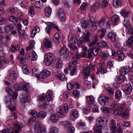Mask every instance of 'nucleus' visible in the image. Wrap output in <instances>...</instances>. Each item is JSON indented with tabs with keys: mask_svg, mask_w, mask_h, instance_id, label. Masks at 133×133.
I'll use <instances>...</instances> for the list:
<instances>
[{
	"mask_svg": "<svg viewBox=\"0 0 133 133\" xmlns=\"http://www.w3.org/2000/svg\"><path fill=\"white\" fill-rule=\"evenodd\" d=\"M124 107L123 104L120 105V106L116 102L113 101L110 104L109 108L112 110H113V114L114 115H120L121 114L122 110Z\"/></svg>",
	"mask_w": 133,
	"mask_h": 133,
	"instance_id": "f257e3e1",
	"label": "nucleus"
},
{
	"mask_svg": "<svg viewBox=\"0 0 133 133\" xmlns=\"http://www.w3.org/2000/svg\"><path fill=\"white\" fill-rule=\"evenodd\" d=\"M52 92L50 90L48 91L46 96L44 93L42 94L41 97L39 98V99L44 101V108H46L49 104V102L52 100Z\"/></svg>",
	"mask_w": 133,
	"mask_h": 133,
	"instance_id": "f03ea898",
	"label": "nucleus"
},
{
	"mask_svg": "<svg viewBox=\"0 0 133 133\" xmlns=\"http://www.w3.org/2000/svg\"><path fill=\"white\" fill-rule=\"evenodd\" d=\"M62 124L64 129L66 131H69V133H74L75 131L74 128L71 126V124L68 121H65L61 122Z\"/></svg>",
	"mask_w": 133,
	"mask_h": 133,
	"instance_id": "7ed1b4c3",
	"label": "nucleus"
},
{
	"mask_svg": "<svg viewBox=\"0 0 133 133\" xmlns=\"http://www.w3.org/2000/svg\"><path fill=\"white\" fill-rule=\"evenodd\" d=\"M14 128L13 131L11 132V130H9L8 132L7 130H3L0 132V133H18L21 131V127L18 123L14 124Z\"/></svg>",
	"mask_w": 133,
	"mask_h": 133,
	"instance_id": "20e7f679",
	"label": "nucleus"
},
{
	"mask_svg": "<svg viewBox=\"0 0 133 133\" xmlns=\"http://www.w3.org/2000/svg\"><path fill=\"white\" fill-rule=\"evenodd\" d=\"M54 59V56L51 53L48 52L45 56L44 63L47 65H49L51 64Z\"/></svg>",
	"mask_w": 133,
	"mask_h": 133,
	"instance_id": "39448f33",
	"label": "nucleus"
},
{
	"mask_svg": "<svg viewBox=\"0 0 133 133\" xmlns=\"http://www.w3.org/2000/svg\"><path fill=\"white\" fill-rule=\"evenodd\" d=\"M96 122L97 125V128L99 127L101 128H103L108 123V121L103 118L98 117L96 119Z\"/></svg>",
	"mask_w": 133,
	"mask_h": 133,
	"instance_id": "423d86ee",
	"label": "nucleus"
},
{
	"mask_svg": "<svg viewBox=\"0 0 133 133\" xmlns=\"http://www.w3.org/2000/svg\"><path fill=\"white\" fill-rule=\"evenodd\" d=\"M45 23L48 25L45 29L46 31L48 34H50V31L52 30L51 27L54 28L58 31H59L60 29L56 25L54 24L52 22H45Z\"/></svg>",
	"mask_w": 133,
	"mask_h": 133,
	"instance_id": "0eeeda50",
	"label": "nucleus"
},
{
	"mask_svg": "<svg viewBox=\"0 0 133 133\" xmlns=\"http://www.w3.org/2000/svg\"><path fill=\"white\" fill-rule=\"evenodd\" d=\"M111 98V96L109 95L107 96H100L98 98V99L99 100L100 103L103 105H105L108 101L110 100Z\"/></svg>",
	"mask_w": 133,
	"mask_h": 133,
	"instance_id": "6e6552de",
	"label": "nucleus"
},
{
	"mask_svg": "<svg viewBox=\"0 0 133 133\" xmlns=\"http://www.w3.org/2000/svg\"><path fill=\"white\" fill-rule=\"evenodd\" d=\"M93 68V66L90 64L87 68H83V74L85 78L89 76L90 74V71L92 70Z\"/></svg>",
	"mask_w": 133,
	"mask_h": 133,
	"instance_id": "1a4fd4ad",
	"label": "nucleus"
},
{
	"mask_svg": "<svg viewBox=\"0 0 133 133\" xmlns=\"http://www.w3.org/2000/svg\"><path fill=\"white\" fill-rule=\"evenodd\" d=\"M6 90L7 92L12 96L13 99H16L17 98L18 96L17 94L15 91L13 92L12 89L9 86L6 87Z\"/></svg>",
	"mask_w": 133,
	"mask_h": 133,
	"instance_id": "9d476101",
	"label": "nucleus"
},
{
	"mask_svg": "<svg viewBox=\"0 0 133 133\" xmlns=\"http://www.w3.org/2000/svg\"><path fill=\"white\" fill-rule=\"evenodd\" d=\"M50 74L51 72L50 71L46 70H43L39 75V77L38 78V79L42 81L44 78L49 75Z\"/></svg>",
	"mask_w": 133,
	"mask_h": 133,
	"instance_id": "9b49d317",
	"label": "nucleus"
},
{
	"mask_svg": "<svg viewBox=\"0 0 133 133\" xmlns=\"http://www.w3.org/2000/svg\"><path fill=\"white\" fill-rule=\"evenodd\" d=\"M59 55L63 56L65 58H66L69 55V53L67 51V49L65 46L62 47L58 52Z\"/></svg>",
	"mask_w": 133,
	"mask_h": 133,
	"instance_id": "f8f14e48",
	"label": "nucleus"
},
{
	"mask_svg": "<svg viewBox=\"0 0 133 133\" xmlns=\"http://www.w3.org/2000/svg\"><path fill=\"white\" fill-rule=\"evenodd\" d=\"M130 71V67L128 65L123 66L120 72V74L123 76L128 73Z\"/></svg>",
	"mask_w": 133,
	"mask_h": 133,
	"instance_id": "ddd939ff",
	"label": "nucleus"
},
{
	"mask_svg": "<svg viewBox=\"0 0 133 133\" xmlns=\"http://www.w3.org/2000/svg\"><path fill=\"white\" fill-rule=\"evenodd\" d=\"M17 75L14 71H10L8 76V79L11 82H13L15 80Z\"/></svg>",
	"mask_w": 133,
	"mask_h": 133,
	"instance_id": "4468645a",
	"label": "nucleus"
},
{
	"mask_svg": "<svg viewBox=\"0 0 133 133\" xmlns=\"http://www.w3.org/2000/svg\"><path fill=\"white\" fill-rule=\"evenodd\" d=\"M79 116L77 111L76 109H73L70 113V116L72 120H75Z\"/></svg>",
	"mask_w": 133,
	"mask_h": 133,
	"instance_id": "2eb2a0df",
	"label": "nucleus"
},
{
	"mask_svg": "<svg viewBox=\"0 0 133 133\" xmlns=\"http://www.w3.org/2000/svg\"><path fill=\"white\" fill-rule=\"evenodd\" d=\"M100 4L98 2L94 3L91 6L90 10L91 12H95L100 6Z\"/></svg>",
	"mask_w": 133,
	"mask_h": 133,
	"instance_id": "dca6fc26",
	"label": "nucleus"
},
{
	"mask_svg": "<svg viewBox=\"0 0 133 133\" xmlns=\"http://www.w3.org/2000/svg\"><path fill=\"white\" fill-rule=\"evenodd\" d=\"M43 44L46 48H51L52 46L51 39L50 38H45L43 41Z\"/></svg>",
	"mask_w": 133,
	"mask_h": 133,
	"instance_id": "f3484780",
	"label": "nucleus"
},
{
	"mask_svg": "<svg viewBox=\"0 0 133 133\" xmlns=\"http://www.w3.org/2000/svg\"><path fill=\"white\" fill-rule=\"evenodd\" d=\"M108 38L112 41L116 42V38L117 37L116 34L114 32H111L108 34Z\"/></svg>",
	"mask_w": 133,
	"mask_h": 133,
	"instance_id": "a211bd4d",
	"label": "nucleus"
},
{
	"mask_svg": "<svg viewBox=\"0 0 133 133\" xmlns=\"http://www.w3.org/2000/svg\"><path fill=\"white\" fill-rule=\"evenodd\" d=\"M70 43L72 45L75 44L76 42V38L74 34H71L69 35L68 38Z\"/></svg>",
	"mask_w": 133,
	"mask_h": 133,
	"instance_id": "6ab92c4d",
	"label": "nucleus"
},
{
	"mask_svg": "<svg viewBox=\"0 0 133 133\" xmlns=\"http://www.w3.org/2000/svg\"><path fill=\"white\" fill-rule=\"evenodd\" d=\"M110 128L112 133H116L117 132L116 130L117 127L115 121L113 119H112L111 121Z\"/></svg>",
	"mask_w": 133,
	"mask_h": 133,
	"instance_id": "aec40b11",
	"label": "nucleus"
},
{
	"mask_svg": "<svg viewBox=\"0 0 133 133\" xmlns=\"http://www.w3.org/2000/svg\"><path fill=\"white\" fill-rule=\"evenodd\" d=\"M132 89V87L131 85L129 84H127L126 85V87L124 91L125 94H129L131 92Z\"/></svg>",
	"mask_w": 133,
	"mask_h": 133,
	"instance_id": "412c9836",
	"label": "nucleus"
},
{
	"mask_svg": "<svg viewBox=\"0 0 133 133\" xmlns=\"http://www.w3.org/2000/svg\"><path fill=\"white\" fill-rule=\"evenodd\" d=\"M58 14L60 20L62 21H64L65 16L63 10L62 9H59L58 12Z\"/></svg>",
	"mask_w": 133,
	"mask_h": 133,
	"instance_id": "4be33fe9",
	"label": "nucleus"
},
{
	"mask_svg": "<svg viewBox=\"0 0 133 133\" xmlns=\"http://www.w3.org/2000/svg\"><path fill=\"white\" fill-rule=\"evenodd\" d=\"M90 33L88 31L85 30L83 34L82 38L85 39L86 42L89 43L90 42L89 37Z\"/></svg>",
	"mask_w": 133,
	"mask_h": 133,
	"instance_id": "5701e85b",
	"label": "nucleus"
},
{
	"mask_svg": "<svg viewBox=\"0 0 133 133\" xmlns=\"http://www.w3.org/2000/svg\"><path fill=\"white\" fill-rule=\"evenodd\" d=\"M58 119V115L55 114H52L50 116V120L51 122L53 123L57 122Z\"/></svg>",
	"mask_w": 133,
	"mask_h": 133,
	"instance_id": "b1692460",
	"label": "nucleus"
},
{
	"mask_svg": "<svg viewBox=\"0 0 133 133\" xmlns=\"http://www.w3.org/2000/svg\"><path fill=\"white\" fill-rule=\"evenodd\" d=\"M35 128L38 133H46V129L44 127L42 126L35 127Z\"/></svg>",
	"mask_w": 133,
	"mask_h": 133,
	"instance_id": "393cba45",
	"label": "nucleus"
},
{
	"mask_svg": "<svg viewBox=\"0 0 133 133\" xmlns=\"http://www.w3.org/2000/svg\"><path fill=\"white\" fill-rule=\"evenodd\" d=\"M117 56L118 57V60L120 61H122L124 58V54L121 51H118L117 52Z\"/></svg>",
	"mask_w": 133,
	"mask_h": 133,
	"instance_id": "a878e982",
	"label": "nucleus"
},
{
	"mask_svg": "<svg viewBox=\"0 0 133 133\" xmlns=\"http://www.w3.org/2000/svg\"><path fill=\"white\" fill-rule=\"evenodd\" d=\"M81 26L84 29L87 27L89 24L88 21H87L84 19H81Z\"/></svg>",
	"mask_w": 133,
	"mask_h": 133,
	"instance_id": "bb28decb",
	"label": "nucleus"
},
{
	"mask_svg": "<svg viewBox=\"0 0 133 133\" xmlns=\"http://www.w3.org/2000/svg\"><path fill=\"white\" fill-rule=\"evenodd\" d=\"M44 11L45 16L47 17H49L51 14L52 11L51 8L48 6H46L44 8Z\"/></svg>",
	"mask_w": 133,
	"mask_h": 133,
	"instance_id": "cd10ccee",
	"label": "nucleus"
},
{
	"mask_svg": "<svg viewBox=\"0 0 133 133\" xmlns=\"http://www.w3.org/2000/svg\"><path fill=\"white\" fill-rule=\"evenodd\" d=\"M29 113L30 114L34 116V117H33L29 121V122H30L31 120L33 122L35 121L36 119V117L37 116L38 114L35 111L33 110H31L29 112Z\"/></svg>",
	"mask_w": 133,
	"mask_h": 133,
	"instance_id": "c85d7f7f",
	"label": "nucleus"
},
{
	"mask_svg": "<svg viewBox=\"0 0 133 133\" xmlns=\"http://www.w3.org/2000/svg\"><path fill=\"white\" fill-rule=\"evenodd\" d=\"M87 99L88 103L90 106H92L94 105V100L92 96H87Z\"/></svg>",
	"mask_w": 133,
	"mask_h": 133,
	"instance_id": "c756f323",
	"label": "nucleus"
},
{
	"mask_svg": "<svg viewBox=\"0 0 133 133\" xmlns=\"http://www.w3.org/2000/svg\"><path fill=\"white\" fill-rule=\"evenodd\" d=\"M120 13L122 16L124 18L129 17L130 15V13L128 11L124 10H122L121 11Z\"/></svg>",
	"mask_w": 133,
	"mask_h": 133,
	"instance_id": "7c9ffc66",
	"label": "nucleus"
},
{
	"mask_svg": "<svg viewBox=\"0 0 133 133\" xmlns=\"http://www.w3.org/2000/svg\"><path fill=\"white\" fill-rule=\"evenodd\" d=\"M133 43V36L130 37L127 41L125 44H124L125 46L127 45L128 47H130Z\"/></svg>",
	"mask_w": 133,
	"mask_h": 133,
	"instance_id": "2f4dec72",
	"label": "nucleus"
},
{
	"mask_svg": "<svg viewBox=\"0 0 133 133\" xmlns=\"http://www.w3.org/2000/svg\"><path fill=\"white\" fill-rule=\"evenodd\" d=\"M98 41L97 35H95L93 37V40L89 44V46H94V45L97 44V41Z\"/></svg>",
	"mask_w": 133,
	"mask_h": 133,
	"instance_id": "473e14b6",
	"label": "nucleus"
},
{
	"mask_svg": "<svg viewBox=\"0 0 133 133\" xmlns=\"http://www.w3.org/2000/svg\"><path fill=\"white\" fill-rule=\"evenodd\" d=\"M18 3L22 7H25L28 5V1L27 0H18Z\"/></svg>",
	"mask_w": 133,
	"mask_h": 133,
	"instance_id": "72a5a7b5",
	"label": "nucleus"
},
{
	"mask_svg": "<svg viewBox=\"0 0 133 133\" xmlns=\"http://www.w3.org/2000/svg\"><path fill=\"white\" fill-rule=\"evenodd\" d=\"M122 112V116L124 118L127 119L129 117V110L127 109H124Z\"/></svg>",
	"mask_w": 133,
	"mask_h": 133,
	"instance_id": "f704fd0d",
	"label": "nucleus"
},
{
	"mask_svg": "<svg viewBox=\"0 0 133 133\" xmlns=\"http://www.w3.org/2000/svg\"><path fill=\"white\" fill-rule=\"evenodd\" d=\"M115 98L117 101H118L122 97L121 92L120 90H117L115 93Z\"/></svg>",
	"mask_w": 133,
	"mask_h": 133,
	"instance_id": "c9c22d12",
	"label": "nucleus"
},
{
	"mask_svg": "<svg viewBox=\"0 0 133 133\" xmlns=\"http://www.w3.org/2000/svg\"><path fill=\"white\" fill-rule=\"evenodd\" d=\"M94 49H89L88 51V56L89 58H90L92 57L93 55L96 56L97 55V53H94Z\"/></svg>",
	"mask_w": 133,
	"mask_h": 133,
	"instance_id": "e433bc0d",
	"label": "nucleus"
},
{
	"mask_svg": "<svg viewBox=\"0 0 133 133\" xmlns=\"http://www.w3.org/2000/svg\"><path fill=\"white\" fill-rule=\"evenodd\" d=\"M56 77L57 78L63 81H64L66 79V78L63 73L58 74L56 76Z\"/></svg>",
	"mask_w": 133,
	"mask_h": 133,
	"instance_id": "4c0bfd02",
	"label": "nucleus"
},
{
	"mask_svg": "<svg viewBox=\"0 0 133 133\" xmlns=\"http://www.w3.org/2000/svg\"><path fill=\"white\" fill-rule=\"evenodd\" d=\"M43 5V2L41 1L36 2L34 4L35 8L39 9H41Z\"/></svg>",
	"mask_w": 133,
	"mask_h": 133,
	"instance_id": "58836bf2",
	"label": "nucleus"
},
{
	"mask_svg": "<svg viewBox=\"0 0 133 133\" xmlns=\"http://www.w3.org/2000/svg\"><path fill=\"white\" fill-rule=\"evenodd\" d=\"M59 130L58 128L56 127H51L49 130V133H58Z\"/></svg>",
	"mask_w": 133,
	"mask_h": 133,
	"instance_id": "ea45409f",
	"label": "nucleus"
},
{
	"mask_svg": "<svg viewBox=\"0 0 133 133\" xmlns=\"http://www.w3.org/2000/svg\"><path fill=\"white\" fill-rule=\"evenodd\" d=\"M69 68L70 69V75L72 76L74 75L76 72L77 68L76 66H73L72 65H70V66Z\"/></svg>",
	"mask_w": 133,
	"mask_h": 133,
	"instance_id": "a19ab883",
	"label": "nucleus"
},
{
	"mask_svg": "<svg viewBox=\"0 0 133 133\" xmlns=\"http://www.w3.org/2000/svg\"><path fill=\"white\" fill-rule=\"evenodd\" d=\"M56 64L55 66L57 69H59L61 66L62 61L59 58H57L55 60Z\"/></svg>",
	"mask_w": 133,
	"mask_h": 133,
	"instance_id": "79ce46f5",
	"label": "nucleus"
},
{
	"mask_svg": "<svg viewBox=\"0 0 133 133\" xmlns=\"http://www.w3.org/2000/svg\"><path fill=\"white\" fill-rule=\"evenodd\" d=\"M60 38V35L58 33H56L54 36V39L55 42L57 44L59 43V40Z\"/></svg>",
	"mask_w": 133,
	"mask_h": 133,
	"instance_id": "37998d69",
	"label": "nucleus"
},
{
	"mask_svg": "<svg viewBox=\"0 0 133 133\" xmlns=\"http://www.w3.org/2000/svg\"><path fill=\"white\" fill-rule=\"evenodd\" d=\"M39 71L35 68H33L32 70V75L34 76L37 77H39Z\"/></svg>",
	"mask_w": 133,
	"mask_h": 133,
	"instance_id": "c03bdc74",
	"label": "nucleus"
},
{
	"mask_svg": "<svg viewBox=\"0 0 133 133\" xmlns=\"http://www.w3.org/2000/svg\"><path fill=\"white\" fill-rule=\"evenodd\" d=\"M20 48V45H11L10 46L12 52H14L15 50H18Z\"/></svg>",
	"mask_w": 133,
	"mask_h": 133,
	"instance_id": "a18cd8bd",
	"label": "nucleus"
},
{
	"mask_svg": "<svg viewBox=\"0 0 133 133\" xmlns=\"http://www.w3.org/2000/svg\"><path fill=\"white\" fill-rule=\"evenodd\" d=\"M14 26L13 24L7 25L4 27L5 32H8L14 28Z\"/></svg>",
	"mask_w": 133,
	"mask_h": 133,
	"instance_id": "49530a36",
	"label": "nucleus"
},
{
	"mask_svg": "<svg viewBox=\"0 0 133 133\" xmlns=\"http://www.w3.org/2000/svg\"><path fill=\"white\" fill-rule=\"evenodd\" d=\"M124 81L123 76L121 75L117 78L116 81L117 83L121 84Z\"/></svg>",
	"mask_w": 133,
	"mask_h": 133,
	"instance_id": "de8ad7c7",
	"label": "nucleus"
},
{
	"mask_svg": "<svg viewBox=\"0 0 133 133\" xmlns=\"http://www.w3.org/2000/svg\"><path fill=\"white\" fill-rule=\"evenodd\" d=\"M10 109L12 111V114L13 115L14 118H16L17 117V115L15 113L16 112L17 110L15 108V107L14 106L13 107H10Z\"/></svg>",
	"mask_w": 133,
	"mask_h": 133,
	"instance_id": "09e8293b",
	"label": "nucleus"
},
{
	"mask_svg": "<svg viewBox=\"0 0 133 133\" xmlns=\"http://www.w3.org/2000/svg\"><path fill=\"white\" fill-rule=\"evenodd\" d=\"M123 24L125 26L128 30H130V26L128 22L126 20H124L123 22Z\"/></svg>",
	"mask_w": 133,
	"mask_h": 133,
	"instance_id": "8fccbe9b",
	"label": "nucleus"
},
{
	"mask_svg": "<svg viewBox=\"0 0 133 133\" xmlns=\"http://www.w3.org/2000/svg\"><path fill=\"white\" fill-rule=\"evenodd\" d=\"M121 0H113V4L115 8H118L120 5Z\"/></svg>",
	"mask_w": 133,
	"mask_h": 133,
	"instance_id": "3c124183",
	"label": "nucleus"
},
{
	"mask_svg": "<svg viewBox=\"0 0 133 133\" xmlns=\"http://www.w3.org/2000/svg\"><path fill=\"white\" fill-rule=\"evenodd\" d=\"M19 58L20 59L21 62L22 64H23L26 61V58L25 55L22 56L21 54L19 55Z\"/></svg>",
	"mask_w": 133,
	"mask_h": 133,
	"instance_id": "603ef678",
	"label": "nucleus"
},
{
	"mask_svg": "<svg viewBox=\"0 0 133 133\" xmlns=\"http://www.w3.org/2000/svg\"><path fill=\"white\" fill-rule=\"evenodd\" d=\"M98 45L100 47H104L106 48L108 47V46L105 41H101L98 44Z\"/></svg>",
	"mask_w": 133,
	"mask_h": 133,
	"instance_id": "864d4df0",
	"label": "nucleus"
},
{
	"mask_svg": "<svg viewBox=\"0 0 133 133\" xmlns=\"http://www.w3.org/2000/svg\"><path fill=\"white\" fill-rule=\"evenodd\" d=\"M105 20V18L104 17H103L97 23L100 26H102L104 24Z\"/></svg>",
	"mask_w": 133,
	"mask_h": 133,
	"instance_id": "5fc2aeb1",
	"label": "nucleus"
},
{
	"mask_svg": "<svg viewBox=\"0 0 133 133\" xmlns=\"http://www.w3.org/2000/svg\"><path fill=\"white\" fill-rule=\"evenodd\" d=\"M86 41L83 38H80L78 40L77 42V45L79 46H81L82 44H84Z\"/></svg>",
	"mask_w": 133,
	"mask_h": 133,
	"instance_id": "6e6d98bb",
	"label": "nucleus"
},
{
	"mask_svg": "<svg viewBox=\"0 0 133 133\" xmlns=\"http://www.w3.org/2000/svg\"><path fill=\"white\" fill-rule=\"evenodd\" d=\"M56 111L58 113L59 116L60 117H62L64 115V114L62 112L61 108V107H59L56 109Z\"/></svg>",
	"mask_w": 133,
	"mask_h": 133,
	"instance_id": "4d7b16f0",
	"label": "nucleus"
},
{
	"mask_svg": "<svg viewBox=\"0 0 133 133\" xmlns=\"http://www.w3.org/2000/svg\"><path fill=\"white\" fill-rule=\"evenodd\" d=\"M119 19V17L117 15L113 16L111 18V21L114 23L118 22Z\"/></svg>",
	"mask_w": 133,
	"mask_h": 133,
	"instance_id": "13d9d810",
	"label": "nucleus"
},
{
	"mask_svg": "<svg viewBox=\"0 0 133 133\" xmlns=\"http://www.w3.org/2000/svg\"><path fill=\"white\" fill-rule=\"evenodd\" d=\"M34 8L31 6L30 8V9L28 12V15L30 16H32L34 15Z\"/></svg>",
	"mask_w": 133,
	"mask_h": 133,
	"instance_id": "bf43d9fd",
	"label": "nucleus"
},
{
	"mask_svg": "<svg viewBox=\"0 0 133 133\" xmlns=\"http://www.w3.org/2000/svg\"><path fill=\"white\" fill-rule=\"evenodd\" d=\"M102 57L104 59H105L109 56L108 52L107 51H103L101 55Z\"/></svg>",
	"mask_w": 133,
	"mask_h": 133,
	"instance_id": "052dcab7",
	"label": "nucleus"
},
{
	"mask_svg": "<svg viewBox=\"0 0 133 133\" xmlns=\"http://www.w3.org/2000/svg\"><path fill=\"white\" fill-rule=\"evenodd\" d=\"M72 94L74 97H78L80 96V92L78 90H75L73 91Z\"/></svg>",
	"mask_w": 133,
	"mask_h": 133,
	"instance_id": "680f3d73",
	"label": "nucleus"
},
{
	"mask_svg": "<svg viewBox=\"0 0 133 133\" xmlns=\"http://www.w3.org/2000/svg\"><path fill=\"white\" fill-rule=\"evenodd\" d=\"M108 2L107 0H103L102 1V4L101 7L103 9L107 7L108 4Z\"/></svg>",
	"mask_w": 133,
	"mask_h": 133,
	"instance_id": "e2e57ef3",
	"label": "nucleus"
},
{
	"mask_svg": "<svg viewBox=\"0 0 133 133\" xmlns=\"http://www.w3.org/2000/svg\"><path fill=\"white\" fill-rule=\"evenodd\" d=\"M88 5L87 3H83L81 5L80 9L82 10H86V8Z\"/></svg>",
	"mask_w": 133,
	"mask_h": 133,
	"instance_id": "0e129e2a",
	"label": "nucleus"
},
{
	"mask_svg": "<svg viewBox=\"0 0 133 133\" xmlns=\"http://www.w3.org/2000/svg\"><path fill=\"white\" fill-rule=\"evenodd\" d=\"M98 32H101V34L99 36V37L101 39H102L104 37L105 35V30L103 29L99 30H98Z\"/></svg>",
	"mask_w": 133,
	"mask_h": 133,
	"instance_id": "69168bd1",
	"label": "nucleus"
},
{
	"mask_svg": "<svg viewBox=\"0 0 133 133\" xmlns=\"http://www.w3.org/2000/svg\"><path fill=\"white\" fill-rule=\"evenodd\" d=\"M29 85L27 84H24L23 85V89L27 92L29 91Z\"/></svg>",
	"mask_w": 133,
	"mask_h": 133,
	"instance_id": "338daca9",
	"label": "nucleus"
},
{
	"mask_svg": "<svg viewBox=\"0 0 133 133\" xmlns=\"http://www.w3.org/2000/svg\"><path fill=\"white\" fill-rule=\"evenodd\" d=\"M37 31V27H34V29L32 31L31 34V36L32 38H33L36 35V32Z\"/></svg>",
	"mask_w": 133,
	"mask_h": 133,
	"instance_id": "774afa93",
	"label": "nucleus"
}]
</instances>
